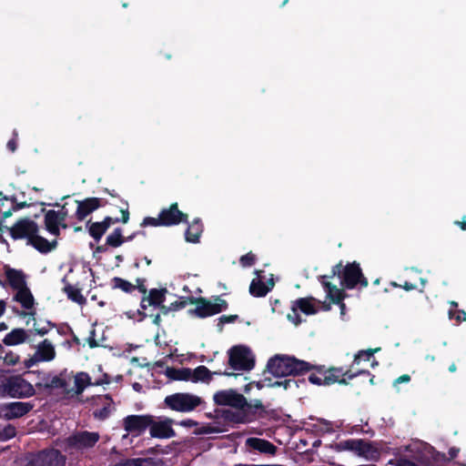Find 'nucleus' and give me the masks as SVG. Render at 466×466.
<instances>
[{
    "instance_id": "c756f323",
    "label": "nucleus",
    "mask_w": 466,
    "mask_h": 466,
    "mask_svg": "<svg viewBox=\"0 0 466 466\" xmlns=\"http://www.w3.org/2000/svg\"><path fill=\"white\" fill-rule=\"evenodd\" d=\"M246 445L266 454L274 455L277 451V447L270 441L264 439L255 437L248 438L246 441Z\"/></svg>"
},
{
    "instance_id": "2eb2a0df",
    "label": "nucleus",
    "mask_w": 466,
    "mask_h": 466,
    "mask_svg": "<svg viewBox=\"0 0 466 466\" xmlns=\"http://www.w3.org/2000/svg\"><path fill=\"white\" fill-rule=\"evenodd\" d=\"M217 405L230 406L233 408H245L247 399L234 390H219L214 395Z\"/></svg>"
},
{
    "instance_id": "6e6552de",
    "label": "nucleus",
    "mask_w": 466,
    "mask_h": 466,
    "mask_svg": "<svg viewBox=\"0 0 466 466\" xmlns=\"http://www.w3.org/2000/svg\"><path fill=\"white\" fill-rule=\"evenodd\" d=\"M153 423V415L150 414H133L127 415L123 419V429L134 436L142 435Z\"/></svg>"
},
{
    "instance_id": "49530a36",
    "label": "nucleus",
    "mask_w": 466,
    "mask_h": 466,
    "mask_svg": "<svg viewBox=\"0 0 466 466\" xmlns=\"http://www.w3.org/2000/svg\"><path fill=\"white\" fill-rule=\"evenodd\" d=\"M33 327V333L43 337L46 335L51 329L56 327V323L52 322L51 320H46L44 326L37 327L36 322H34Z\"/></svg>"
},
{
    "instance_id": "f704fd0d",
    "label": "nucleus",
    "mask_w": 466,
    "mask_h": 466,
    "mask_svg": "<svg viewBox=\"0 0 466 466\" xmlns=\"http://www.w3.org/2000/svg\"><path fill=\"white\" fill-rule=\"evenodd\" d=\"M62 282L65 283L63 292L67 296L68 299L77 303L78 305H85L86 303V299L82 294L81 289L79 288H76L73 285H71L66 280V277L62 279Z\"/></svg>"
},
{
    "instance_id": "4c0bfd02",
    "label": "nucleus",
    "mask_w": 466,
    "mask_h": 466,
    "mask_svg": "<svg viewBox=\"0 0 466 466\" xmlns=\"http://www.w3.org/2000/svg\"><path fill=\"white\" fill-rule=\"evenodd\" d=\"M166 375L172 380H191L192 370L190 368H171L167 367Z\"/></svg>"
},
{
    "instance_id": "37998d69",
    "label": "nucleus",
    "mask_w": 466,
    "mask_h": 466,
    "mask_svg": "<svg viewBox=\"0 0 466 466\" xmlns=\"http://www.w3.org/2000/svg\"><path fill=\"white\" fill-rule=\"evenodd\" d=\"M112 283L114 289H119L126 293H131L134 289H136L135 285L119 277L113 278Z\"/></svg>"
},
{
    "instance_id": "603ef678",
    "label": "nucleus",
    "mask_w": 466,
    "mask_h": 466,
    "mask_svg": "<svg viewBox=\"0 0 466 466\" xmlns=\"http://www.w3.org/2000/svg\"><path fill=\"white\" fill-rule=\"evenodd\" d=\"M299 383L305 384L306 380L304 379H302V380L295 379V377L290 378V379H285L283 388L285 390H289V389H292V388L297 389L299 387Z\"/></svg>"
},
{
    "instance_id": "2f4dec72",
    "label": "nucleus",
    "mask_w": 466,
    "mask_h": 466,
    "mask_svg": "<svg viewBox=\"0 0 466 466\" xmlns=\"http://www.w3.org/2000/svg\"><path fill=\"white\" fill-rule=\"evenodd\" d=\"M120 201L125 205V208H120L121 218H113L110 216H106L102 221H99L107 230L113 224L122 222L123 224H127L129 220L130 212H129V204L127 200L120 198Z\"/></svg>"
},
{
    "instance_id": "69168bd1",
    "label": "nucleus",
    "mask_w": 466,
    "mask_h": 466,
    "mask_svg": "<svg viewBox=\"0 0 466 466\" xmlns=\"http://www.w3.org/2000/svg\"><path fill=\"white\" fill-rule=\"evenodd\" d=\"M265 381H268L267 386L268 387H271V388L283 387V384H284V380H283L272 381L271 379L265 378Z\"/></svg>"
},
{
    "instance_id": "c85d7f7f",
    "label": "nucleus",
    "mask_w": 466,
    "mask_h": 466,
    "mask_svg": "<svg viewBox=\"0 0 466 466\" xmlns=\"http://www.w3.org/2000/svg\"><path fill=\"white\" fill-rule=\"evenodd\" d=\"M28 333H33V330H25L22 328L14 329L5 336L3 339V343L6 346H15L22 344L27 340Z\"/></svg>"
},
{
    "instance_id": "f03ea898",
    "label": "nucleus",
    "mask_w": 466,
    "mask_h": 466,
    "mask_svg": "<svg viewBox=\"0 0 466 466\" xmlns=\"http://www.w3.org/2000/svg\"><path fill=\"white\" fill-rule=\"evenodd\" d=\"M335 276L339 278L340 285L346 289H353L357 287L362 289L369 285L368 279L357 261L349 262L346 265L339 261L331 269L330 277Z\"/></svg>"
},
{
    "instance_id": "9d476101",
    "label": "nucleus",
    "mask_w": 466,
    "mask_h": 466,
    "mask_svg": "<svg viewBox=\"0 0 466 466\" xmlns=\"http://www.w3.org/2000/svg\"><path fill=\"white\" fill-rule=\"evenodd\" d=\"M98 432L82 431L73 433L66 439L68 449L83 450L93 448L99 441Z\"/></svg>"
},
{
    "instance_id": "5701e85b",
    "label": "nucleus",
    "mask_w": 466,
    "mask_h": 466,
    "mask_svg": "<svg viewBox=\"0 0 466 466\" xmlns=\"http://www.w3.org/2000/svg\"><path fill=\"white\" fill-rule=\"evenodd\" d=\"M5 275L7 284L14 290H17L26 287V276L21 269L10 268L9 266L5 267Z\"/></svg>"
},
{
    "instance_id": "052dcab7",
    "label": "nucleus",
    "mask_w": 466,
    "mask_h": 466,
    "mask_svg": "<svg viewBox=\"0 0 466 466\" xmlns=\"http://www.w3.org/2000/svg\"><path fill=\"white\" fill-rule=\"evenodd\" d=\"M54 207H60L61 209L56 211V213H58V217L60 218V219L64 222L66 221L67 216H68V209L66 208V204H64L62 206H60L58 203H56L53 205Z\"/></svg>"
},
{
    "instance_id": "ddd939ff",
    "label": "nucleus",
    "mask_w": 466,
    "mask_h": 466,
    "mask_svg": "<svg viewBox=\"0 0 466 466\" xmlns=\"http://www.w3.org/2000/svg\"><path fill=\"white\" fill-rule=\"evenodd\" d=\"M76 210L75 217L78 221H83L87 216L100 208L108 205V200L101 198H86L83 200H76Z\"/></svg>"
},
{
    "instance_id": "6ab92c4d",
    "label": "nucleus",
    "mask_w": 466,
    "mask_h": 466,
    "mask_svg": "<svg viewBox=\"0 0 466 466\" xmlns=\"http://www.w3.org/2000/svg\"><path fill=\"white\" fill-rule=\"evenodd\" d=\"M34 406L35 405L32 402H10L2 406V411L4 412V417L5 419L14 420L27 414L33 410Z\"/></svg>"
},
{
    "instance_id": "dca6fc26",
    "label": "nucleus",
    "mask_w": 466,
    "mask_h": 466,
    "mask_svg": "<svg viewBox=\"0 0 466 466\" xmlns=\"http://www.w3.org/2000/svg\"><path fill=\"white\" fill-rule=\"evenodd\" d=\"M159 214L163 227H171L182 222H188V215L179 210L177 202L172 203L168 208H162Z\"/></svg>"
},
{
    "instance_id": "39448f33",
    "label": "nucleus",
    "mask_w": 466,
    "mask_h": 466,
    "mask_svg": "<svg viewBox=\"0 0 466 466\" xmlns=\"http://www.w3.org/2000/svg\"><path fill=\"white\" fill-rule=\"evenodd\" d=\"M228 365L235 370L249 371L255 366V358L248 347L233 346L228 350Z\"/></svg>"
},
{
    "instance_id": "f8f14e48",
    "label": "nucleus",
    "mask_w": 466,
    "mask_h": 466,
    "mask_svg": "<svg viewBox=\"0 0 466 466\" xmlns=\"http://www.w3.org/2000/svg\"><path fill=\"white\" fill-rule=\"evenodd\" d=\"M360 375H370V371L361 369L353 370L351 368L344 370L341 367H331L329 368V376L328 379L326 378V384L332 385L337 382L340 385H348L349 380H353Z\"/></svg>"
},
{
    "instance_id": "4be33fe9",
    "label": "nucleus",
    "mask_w": 466,
    "mask_h": 466,
    "mask_svg": "<svg viewBox=\"0 0 466 466\" xmlns=\"http://www.w3.org/2000/svg\"><path fill=\"white\" fill-rule=\"evenodd\" d=\"M95 403L96 406H102L101 408H96L93 410L94 418L98 420H106L110 416L112 410H115L113 406V399L108 394L97 396L95 400Z\"/></svg>"
},
{
    "instance_id": "473e14b6",
    "label": "nucleus",
    "mask_w": 466,
    "mask_h": 466,
    "mask_svg": "<svg viewBox=\"0 0 466 466\" xmlns=\"http://www.w3.org/2000/svg\"><path fill=\"white\" fill-rule=\"evenodd\" d=\"M13 300L20 303L25 309H32L35 306V298L27 286L17 289Z\"/></svg>"
},
{
    "instance_id": "a211bd4d",
    "label": "nucleus",
    "mask_w": 466,
    "mask_h": 466,
    "mask_svg": "<svg viewBox=\"0 0 466 466\" xmlns=\"http://www.w3.org/2000/svg\"><path fill=\"white\" fill-rule=\"evenodd\" d=\"M189 304L196 305L195 309H191L188 310L189 314L195 315L198 318L205 319L217 314L214 302H211L206 298H195L191 296V299H189Z\"/></svg>"
},
{
    "instance_id": "412c9836",
    "label": "nucleus",
    "mask_w": 466,
    "mask_h": 466,
    "mask_svg": "<svg viewBox=\"0 0 466 466\" xmlns=\"http://www.w3.org/2000/svg\"><path fill=\"white\" fill-rule=\"evenodd\" d=\"M332 278L333 277H330L329 274L319 276L318 279L327 293V299H329L331 303H339L341 300H344L347 295L343 289H339L336 285L329 281V279Z\"/></svg>"
},
{
    "instance_id": "58836bf2",
    "label": "nucleus",
    "mask_w": 466,
    "mask_h": 466,
    "mask_svg": "<svg viewBox=\"0 0 466 466\" xmlns=\"http://www.w3.org/2000/svg\"><path fill=\"white\" fill-rule=\"evenodd\" d=\"M86 228L89 236L93 238L96 242H99L102 237L107 231L99 221L93 222L91 219L86 223Z\"/></svg>"
},
{
    "instance_id": "b1692460",
    "label": "nucleus",
    "mask_w": 466,
    "mask_h": 466,
    "mask_svg": "<svg viewBox=\"0 0 466 466\" xmlns=\"http://www.w3.org/2000/svg\"><path fill=\"white\" fill-rule=\"evenodd\" d=\"M212 375H224L228 377H237L238 374L234 372H228L227 370H215L211 372L206 366H198L195 370H192L191 381L198 382H208L212 380Z\"/></svg>"
},
{
    "instance_id": "20e7f679",
    "label": "nucleus",
    "mask_w": 466,
    "mask_h": 466,
    "mask_svg": "<svg viewBox=\"0 0 466 466\" xmlns=\"http://www.w3.org/2000/svg\"><path fill=\"white\" fill-rule=\"evenodd\" d=\"M203 402L202 399L191 393L177 392L164 399L165 407L178 412L194 410Z\"/></svg>"
},
{
    "instance_id": "5fc2aeb1",
    "label": "nucleus",
    "mask_w": 466,
    "mask_h": 466,
    "mask_svg": "<svg viewBox=\"0 0 466 466\" xmlns=\"http://www.w3.org/2000/svg\"><path fill=\"white\" fill-rule=\"evenodd\" d=\"M16 435V429L15 426L7 425L5 426L2 431H0V436L5 440H9L14 438Z\"/></svg>"
},
{
    "instance_id": "cd10ccee",
    "label": "nucleus",
    "mask_w": 466,
    "mask_h": 466,
    "mask_svg": "<svg viewBox=\"0 0 466 466\" xmlns=\"http://www.w3.org/2000/svg\"><path fill=\"white\" fill-rule=\"evenodd\" d=\"M104 380H96L95 383L91 382V378L86 372H78L75 377L76 393L81 394L84 390L90 385L99 386L104 383H109L108 376L104 375Z\"/></svg>"
},
{
    "instance_id": "e2e57ef3",
    "label": "nucleus",
    "mask_w": 466,
    "mask_h": 466,
    "mask_svg": "<svg viewBox=\"0 0 466 466\" xmlns=\"http://www.w3.org/2000/svg\"><path fill=\"white\" fill-rule=\"evenodd\" d=\"M319 423L323 425V428L322 430L327 432V433H331L334 431V429H333V424L332 422L327 420H324V419H320L319 420Z\"/></svg>"
},
{
    "instance_id": "7c9ffc66",
    "label": "nucleus",
    "mask_w": 466,
    "mask_h": 466,
    "mask_svg": "<svg viewBox=\"0 0 466 466\" xmlns=\"http://www.w3.org/2000/svg\"><path fill=\"white\" fill-rule=\"evenodd\" d=\"M203 228L204 226L201 222V219L198 218H194L186 229V241L189 243H198L200 236L203 232Z\"/></svg>"
},
{
    "instance_id": "13d9d810",
    "label": "nucleus",
    "mask_w": 466,
    "mask_h": 466,
    "mask_svg": "<svg viewBox=\"0 0 466 466\" xmlns=\"http://www.w3.org/2000/svg\"><path fill=\"white\" fill-rule=\"evenodd\" d=\"M238 319V315H223L218 319V326H223L226 323H233ZM222 329V327H220Z\"/></svg>"
},
{
    "instance_id": "bb28decb",
    "label": "nucleus",
    "mask_w": 466,
    "mask_h": 466,
    "mask_svg": "<svg viewBox=\"0 0 466 466\" xmlns=\"http://www.w3.org/2000/svg\"><path fill=\"white\" fill-rule=\"evenodd\" d=\"M237 410H224L221 412V418L227 422L232 423H248L252 421V417H249L245 411V408H236Z\"/></svg>"
},
{
    "instance_id": "680f3d73",
    "label": "nucleus",
    "mask_w": 466,
    "mask_h": 466,
    "mask_svg": "<svg viewBox=\"0 0 466 466\" xmlns=\"http://www.w3.org/2000/svg\"><path fill=\"white\" fill-rule=\"evenodd\" d=\"M137 285H136V289H137V290L144 295H146L147 293V287L145 286V282H146V279H141V278H137Z\"/></svg>"
},
{
    "instance_id": "a19ab883",
    "label": "nucleus",
    "mask_w": 466,
    "mask_h": 466,
    "mask_svg": "<svg viewBox=\"0 0 466 466\" xmlns=\"http://www.w3.org/2000/svg\"><path fill=\"white\" fill-rule=\"evenodd\" d=\"M270 291V287L260 279H252L249 285V293L253 297H265Z\"/></svg>"
},
{
    "instance_id": "4468645a",
    "label": "nucleus",
    "mask_w": 466,
    "mask_h": 466,
    "mask_svg": "<svg viewBox=\"0 0 466 466\" xmlns=\"http://www.w3.org/2000/svg\"><path fill=\"white\" fill-rule=\"evenodd\" d=\"M56 357V350L54 345L47 339L41 341L33 357L24 361L25 368H31L38 361H51Z\"/></svg>"
},
{
    "instance_id": "09e8293b",
    "label": "nucleus",
    "mask_w": 466,
    "mask_h": 466,
    "mask_svg": "<svg viewBox=\"0 0 466 466\" xmlns=\"http://www.w3.org/2000/svg\"><path fill=\"white\" fill-rule=\"evenodd\" d=\"M147 226L163 227L160 214H158L157 218L146 217L141 223V227H147Z\"/></svg>"
},
{
    "instance_id": "774afa93",
    "label": "nucleus",
    "mask_w": 466,
    "mask_h": 466,
    "mask_svg": "<svg viewBox=\"0 0 466 466\" xmlns=\"http://www.w3.org/2000/svg\"><path fill=\"white\" fill-rule=\"evenodd\" d=\"M7 148L11 151V152H15L17 148V141H16V137H13L11 138L8 142H7V145H6Z\"/></svg>"
},
{
    "instance_id": "f257e3e1",
    "label": "nucleus",
    "mask_w": 466,
    "mask_h": 466,
    "mask_svg": "<svg viewBox=\"0 0 466 466\" xmlns=\"http://www.w3.org/2000/svg\"><path fill=\"white\" fill-rule=\"evenodd\" d=\"M312 364L289 355H275L267 363V369L274 377L300 376L312 369Z\"/></svg>"
},
{
    "instance_id": "3c124183",
    "label": "nucleus",
    "mask_w": 466,
    "mask_h": 466,
    "mask_svg": "<svg viewBox=\"0 0 466 466\" xmlns=\"http://www.w3.org/2000/svg\"><path fill=\"white\" fill-rule=\"evenodd\" d=\"M214 305L216 308V313L218 314L222 311H225L228 308V303L227 300L221 299L220 296L214 297Z\"/></svg>"
},
{
    "instance_id": "6e6d98bb",
    "label": "nucleus",
    "mask_w": 466,
    "mask_h": 466,
    "mask_svg": "<svg viewBox=\"0 0 466 466\" xmlns=\"http://www.w3.org/2000/svg\"><path fill=\"white\" fill-rule=\"evenodd\" d=\"M390 463L394 466H419L417 463L413 462L412 461L400 457L396 460H390Z\"/></svg>"
},
{
    "instance_id": "a878e982",
    "label": "nucleus",
    "mask_w": 466,
    "mask_h": 466,
    "mask_svg": "<svg viewBox=\"0 0 466 466\" xmlns=\"http://www.w3.org/2000/svg\"><path fill=\"white\" fill-rule=\"evenodd\" d=\"M27 245L32 246L41 254H47L56 248L57 241L56 239L49 241L46 238L40 236L39 233H35L32 238L29 239Z\"/></svg>"
},
{
    "instance_id": "c03bdc74",
    "label": "nucleus",
    "mask_w": 466,
    "mask_h": 466,
    "mask_svg": "<svg viewBox=\"0 0 466 466\" xmlns=\"http://www.w3.org/2000/svg\"><path fill=\"white\" fill-rule=\"evenodd\" d=\"M0 358L4 360L5 364L14 366L19 362L20 357L17 353L9 350L5 351V349L0 345Z\"/></svg>"
},
{
    "instance_id": "338daca9",
    "label": "nucleus",
    "mask_w": 466,
    "mask_h": 466,
    "mask_svg": "<svg viewBox=\"0 0 466 466\" xmlns=\"http://www.w3.org/2000/svg\"><path fill=\"white\" fill-rule=\"evenodd\" d=\"M179 425L187 427V428H192V427L197 426L198 422L196 420H194L187 419V420H181L179 422Z\"/></svg>"
},
{
    "instance_id": "ea45409f",
    "label": "nucleus",
    "mask_w": 466,
    "mask_h": 466,
    "mask_svg": "<svg viewBox=\"0 0 466 466\" xmlns=\"http://www.w3.org/2000/svg\"><path fill=\"white\" fill-rule=\"evenodd\" d=\"M126 242L121 228H116L106 238V245L110 248H118Z\"/></svg>"
},
{
    "instance_id": "1a4fd4ad",
    "label": "nucleus",
    "mask_w": 466,
    "mask_h": 466,
    "mask_svg": "<svg viewBox=\"0 0 466 466\" xmlns=\"http://www.w3.org/2000/svg\"><path fill=\"white\" fill-rule=\"evenodd\" d=\"M7 230L14 240L25 239L26 244H28L34 234L39 233V227L35 221L24 218L18 219Z\"/></svg>"
},
{
    "instance_id": "c9c22d12",
    "label": "nucleus",
    "mask_w": 466,
    "mask_h": 466,
    "mask_svg": "<svg viewBox=\"0 0 466 466\" xmlns=\"http://www.w3.org/2000/svg\"><path fill=\"white\" fill-rule=\"evenodd\" d=\"M37 388L44 387L46 389L54 390V389H65L67 386L66 380L63 379L61 376H53L44 375L42 379V382H37L35 384Z\"/></svg>"
},
{
    "instance_id": "f3484780",
    "label": "nucleus",
    "mask_w": 466,
    "mask_h": 466,
    "mask_svg": "<svg viewBox=\"0 0 466 466\" xmlns=\"http://www.w3.org/2000/svg\"><path fill=\"white\" fill-rule=\"evenodd\" d=\"M314 300L313 298H300L295 300L291 307L292 313L288 314L289 320L292 321L295 325H299L301 322L298 312L299 309L306 315L316 314L318 309L312 303Z\"/></svg>"
},
{
    "instance_id": "4d7b16f0",
    "label": "nucleus",
    "mask_w": 466,
    "mask_h": 466,
    "mask_svg": "<svg viewBox=\"0 0 466 466\" xmlns=\"http://www.w3.org/2000/svg\"><path fill=\"white\" fill-rule=\"evenodd\" d=\"M56 328L57 333L61 336H67V335L73 334L72 328L66 322L56 324Z\"/></svg>"
},
{
    "instance_id": "8fccbe9b",
    "label": "nucleus",
    "mask_w": 466,
    "mask_h": 466,
    "mask_svg": "<svg viewBox=\"0 0 466 466\" xmlns=\"http://www.w3.org/2000/svg\"><path fill=\"white\" fill-rule=\"evenodd\" d=\"M239 262L242 267L248 268L251 267L256 262V256L250 251L243 256L240 257Z\"/></svg>"
},
{
    "instance_id": "72a5a7b5",
    "label": "nucleus",
    "mask_w": 466,
    "mask_h": 466,
    "mask_svg": "<svg viewBox=\"0 0 466 466\" xmlns=\"http://www.w3.org/2000/svg\"><path fill=\"white\" fill-rule=\"evenodd\" d=\"M311 373L309 376V381L318 386H328L326 384V378L329 376V369L326 370L323 365L312 364Z\"/></svg>"
},
{
    "instance_id": "79ce46f5",
    "label": "nucleus",
    "mask_w": 466,
    "mask_h": 466,
    "mask_svg": "<svg viewBox=\"0 0 466 466\" xmlns=\"http://www.w3.org/2000/svg\"><path fill=\"white\" fill-rule=\"evenodd\" d=\"M379 350H380V348L359 350L354 355V359L352 364L350 365V368L354 369L355 366H359L362 360L369 361L373 357L374 353L378 352Z\"/></svg>"
},
{
    "instance_id": "aec40b11",
    "label": "nucleus",
    "mask_w": 466,
    "mask_h": 466,
    "mask_svg": "<svg viewBox=\"0 0 466 466\" xmlns=\"http://www.w3.org/2000/svg\"><path fill=\"white\" fill-rule=\"evenodd\" d=\"M173 420L166 419L164 420L156 421L153 417V423L150 425L149 431L152 438L169 439L176 436V432L172 428Z\"/></svg>"
},
{
    "instance_id": "0e129e2a",
    "label": "nucleus",
    "mask_w": 466,
    "mask_h": 466,
    "mask_svg": "<svg viewBox=\"0 0 466 466\" xmlns=\"http://www.w3.org/2000/svg\"><path fill=\"white\" fill-rule=\"evenodd\" d=\"M391 286L402 288L406 291H410L416 289V285L410 283L408 281H405L402 285H400L396 282H391Z\"/></svg>"
},
{
    "instance_id": "864d4df0",
    "label": "nucleus",
    "mask_w": 466,
    "mask_h": 466,
    "mask_svg": "<svg viewBox=\"0 0 466 466\" xmlns=\"http://www.w3.org/2000/svg\"><path fill=\"white\" fill-rule=\"evenodd\" d=\"M16 314L18 317L22 318V319H25V318H28V320L26 321V326L29 325V322L30 320H34V322H35V315H36V311L34 309V308L32 309H25V310H18L16 311Z\"/></svg>"
},
{
    "instance_id": "9b49d317",
    "label": "nucleus",
    "mask_w": 466,
    "mask_h": 466,
    "mask_svg": "<svg viewBox=\"0 0 466 466\" xmlns=\"http://www.w3.org/2000/svg\"><path fill=\"white\" fill-rule=\"evenodd\" d=\"M167 293V288L151 289L142 297L140 309H138V315L141 317V319L147 317V309L148 307L157 309V306H161V304L165 302Z\"/></svg>"
},
{
    "instance_id": "423d86ee",
    "label": "nucleus",
    "mask_w": 466,
    "mask_h": 466,
    "mask_svg": "<svg viewBox=\"0 0 466 466\" xmlns=\"http://www.w3.org/2000/svg\"><path fill=\"white\" fill-rule=\"evenodd\" d=\"M337 451H349L365 459H374L379 455L378 450L370 441L362 439H349L335 443Z\"/></svg>"
},
{
    "instance_id": "e433bc0d",
    "label": "nucleus",
    "mask_w": 466,
    "mask_h": 466,
    "mask_svg": "<svg viewBox=\"0 0 466 466\" xmlns=\"http://www.w3.org/2000/svg\"><path fill=\"white\" fill-rule=\"evenodd\" d=\"M114 466H161V463L153 458H131L121 460Z\"/></svg>"
},
{
    "instance_id": "de8ad7c7",
    "label": "nucleus",
    "mask_w": 466,
    "mask_h": 466,
    "mask_svg": "<svg viewBox=\"0 0 466 466\" xmlns=\"http://www.w3.org/2000/svg\"><path fill=\"white\" fill-rule=\"evenodd\" d=\"M191 299V296L189 297H180L178 300H176L169 304V309H172V311H178L180 309H183L187 307V304H189V299Z\"/></svg>"
},
{
    "instance_id": "393cba45",
    "label": "nucleus",
    "mask_w": 466,
    "mask_h": 466,
    "mask_svg": "<svg viewBox=\"0 0 466 466\" xmlns=\"http://www.w3.org/2000/svg\"><path fill=\"white\" fill-rule=\"evenodd\" d=\"M41 211L45 213L44 224L46 229L51 235L58 237L60 235V224L63 222L58 217V213L53 209L46 210V208H42Z\"/></svg>"
},
{
    "instance_id": "7ed1b4c3",
    "label": "nucleus",
    "mask_w": 466,
    "mask_h": 466,
    "mask_svg": "<svg viewBox=\"0 0 466 466\" xmlns=\"http://www.w3.org/2000/svg\"><path fill=\"white\" fill-rule=\"evenodd\" d=\"M35 394L34 386L22 375H0V395L15 399H25Z\"/></svg>"
},
{
    "instance_id": "bf43d9fd",
    "label": "nucleus",
    "mask_w": 466,
    "mask_h": 466,
    "mask_svg": "<svg viewBox=\"0 0 466 466\" xmlns=\"http://www.w3.org/2000/svg\"><path fill=\"white\" fill-rule=\"evenodd\" d=\"M86 341L91 349L98 347V342L96 339V329L94 328L90 329Z\"/></svg>"
},
{
    "instance_id": "a18cd8bd",
    "label": "nucleus",
    "mask_w": 466,
    "mask_h": 466,
    "mask_svg": "<svg viewBox=\"0 0 466 466\" xmlns=\"http://www.w3.org/2000/svg\"><path fill=\"white\" fill-rule=\"evenodd\" d=\"M264 410L265 409L262 402L258 400H256L253 404L247 401V404L245 405V411L248 415H249V417H252V421L257 419V411H264Z\"/></svg>"
},
{
    "instance_id": "0eeeda50",
    "label": "nucleus",
    "mask_w": 466,
    "mask_h": 466,
    "mask_svg": "<svg viewBox=\"0 0 466 466\" xmlns=\"http://www.w3.org/2000/svg\"><path fill=\"white\" fill-rule=\"evenodd\" d=\"M66 456L56 449H45L32 456L25 466H65Z\"/></svg>"
}]
</instances>
